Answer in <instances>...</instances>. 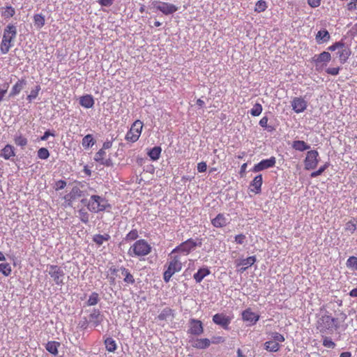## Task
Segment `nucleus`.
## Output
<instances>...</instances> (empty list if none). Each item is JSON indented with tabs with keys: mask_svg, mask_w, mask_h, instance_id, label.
I'll return each instance as SVG.
<instances>
[{
	"mask_svg": "<svg viewBox=\"0 0 357 357\" xmlns=\"http://www.w3.org/2000/svg\"><path fill=\"white\" fill-rule=\"evenodd\" d=\"M347 319V314L340 312L336 317H332L328 312L322 315L317 321V328L321 333L331 334L339 329Z\"/></svg>",
	"mask_w": 357,
	"mask_h": 357,
	"instance_id": "nucleus-1",
	"label": "nucleus"
},
{
	"mask_svg": "<svg viewBox=\"0 0 357 357\" xmlns=\"http://www.w3.org/2000/svg\"><path fill=\"white\" fill-rule=\"evenodd\" d=\"M169 259L166 265V270L163 273V279L165 282H169L171 278L176 273L181 271L183 264L186 262V259L183 258L181 255L173 253V250L169 255Z\"/></svg>",
	"mask_w": 357,
	"mask_h": 357,
	"instance_id": "nucleus-2",
	"label": "nucleus"
},
{
	"mask_svg": "<svg viewBox=\"0 0 357 357\" xmlns=\"http://www.w3.org/2000/svg\"><path fill=\"white\" fill-rule=\"evenodd\" d=\"M81 202L84 204L87 209L91 213H98L111 208V204L104 197L93 195L89 199H82Z\"/></svg>",
	"mask_w": 357,
	"mask_h": 357,
	"instance_id": "nucleus-3",
	"label": "nucleus"
},
{
	"mask_svg": "<svg viewBox=\"0 0 357 357\" xmlns=\"http://www.w3.org/2000/svg\"><path fill=\"white\" fill-rule=\"evenodd\" d=\"M17 36V29L14 24H8L3 30V38L0 45L2 54H7L13 46V42Z\"/></svg>",
	"mask_w": 357,
	"mask_h": 357,
	"instance_id": "nucleus-4",
	"label": "nucleus"
},
{
	"mask_svg": "<svg viewBox=\"0 0 357 357\" xmlns=\"http://www.w3.org/2000/svg\"><path fill=\"white\" fill-rule=\"evenodd\" d=\"M151 245L144 239L137 240L128 249V255L131 257H142L151 252Z\"/></svg>",
	"mask_w": 357,
	"mask_h": 357,
	"instance_id": "nucleus-5",
	"label": "nucleus"
},
{
	"mask_svg": "<svg viewBox=\"0 0 357 357\" xmlns=\"http://www.w3.org/2000/svg\"><path fill=\"white\" fill-rule=\"evenodd\" d=\"M202 245V241L199 239L188 238L185 241L181 243L173 249V253L181 255L183 258H185L192 251L195 250L197 247Z\"/></svg>",
	"mask_w": 357,
	"mask_h": 357,
	"instance_id": "nucleus-6",
	"label": "nucleus"
},
{
	"mask_svg": "<svg viewBox=\"0 0 357 357\" xmlns=\"http://www.w3.org/2000/svg\"><path fill=\"white\" fill-rule=\"evenodd\" d=\"M329 51L333 52L337 50L336 54L340 62V63H345L351 54V49L346 46L344 43L342 41H338L333 43L332 45L328 47Z\"/></svg>",
	"mask_w": 357,
	"mask_h": 357,
	"instance_id": "nucleus-7",
	"label": "nucleus"
},
{
	"mask_svg": "<svg viewBox=\"0 0 357 357\" xmlns=\"http://www.w3.org/2000/svg\"><path fill=\"white\" fill-rule=\"evenodd\" d=\"M271 340L264 342V349L272 353L279 351L282 347L281 343L285 340L284 335L278 332H273L271 333Z\"/></svg>",
	"mask_w": 357,
	"mask_h": 357,
	"instance_id": "nucleus-8",
	"label": "nucleus"
},
{
	"mask_svg": "<svg viewBox=\"0 0 357 357\" xmlns=\"http://www.w3.org/2000/svg\"><path fill=\"white\" fill-rule=\"evenodd\" d=\"M142 128L143 123L140 120H136L127 132L126 140L132 143L137 142L141 135Z\"/></svg>",
	"mask_w": 357,
	"mask_h": 357,
	"instance_id": "nucleus-9",
	"label": "nucleus"
},
{
	"mask_svg": "<svg viewBox=\"0 0 357 357\" xmlns=\"http://www.w3.org/2000/svg\"><path fill=\"white\" fill-rule=\"evenodd\" d=\"M49 275L56 284L62 286L64 284L65 273L61 266L57 265L49 266Z\"/></svg>",
	"mask_w": 357,
	"mask_h": 357,
	"instance_id": "nucleus-10",
	"label": "nucleus"
},
{
	"mask_svg": "<svg viewBox=\"0 0 357 357\" xmlns=\"http://www.w3.org/2000/svg\"><path fill=\"white\" fill-rule=\"evenodd\" d=\"M319 154L317 150L307 151L304 160L305 169L306 170L314 169L319 161Z\"/></svg>",
	"mask_w": 357,
	"mask_h": 357,
	"instance_id": "nucleus-11",
	"label": "nucleus"
},
{
	"mask_svg": "<svg viewBox=\"0 0 357 357\" xmlns=\"http://www.w3.org/2000/svg\"><path fill=\"white\" fill-rule=\"evenodd\" d=\"M109 270L112 273H115L117 271H121V275L123 279V282L126 284H135V278L128 268H126L123 266H121L119 268H116L115 267H111L109 268Z\"/></svg>",
	"mask_w": 357,
	"mask_h": 357,
	"instance_id": "nucleus-12",
	"label": "nucleus"
},
{
	"mask_svg": "<svg viewBox=\"0 0 357 357\" xmlns=\"http://www.w3.org/2000/svg\"><path fill=\"white\" fill-rule=\"evenodd\" d=\"M276 159L274 156L271 157L268 159H264L260 161L259 163L255 164L252 169L253 172H259L264 169L273 167L275 165Z\"/></svg>",
	"mask_w": 357,
	"mask_h": 357,
	"instance_id": "nucleus-13",
	"label": "nucleus"
},
{
	"mask_svg": "<svg viewBox=\"0 0 357 357\" xmlns=\"http://www.w3.org/2000/svg\"><path fill=\"white\" fill-rule=\"evenodd\" d=\"M155 7L165 15H172L178 10L176 6L167 2H156Z\"/></svg>",
	"mask_w": 357,
	"mask_h": 357,
	"instance_id": "nucleus-14",
	"label": "nucleus"
},
{
	"mask_svg": "<svg viewBox=\"0 0 357 357\" xmlns=\"http://www.w3.org/2000/svg\"><path fill=\"white\" fill-rule=\"evenodd\" d=\"M231 319L232 317L223 313H218L213 316V321L226 330L229 329V325L230 324Z\"/></svg>",
	"mask_w": 357,
	"mask_h": 357,
	"instance_id": "nucleus-15",
	"label": "nucleus"
},
{
	"mask_svg": "<svg viewBox=\"0 0 357 357\" xmlns=\"http://www.w3.org/2000/svg\"><path fill=\"white\" fill-rule=\"evenodd\" d=\"M204 332L202 322L195 319L189 321V329L188 333L195 335H200Z\"/></svg>",
	"mask_w": 357,
	"mask_h": 357,
	"instance_id": "nucleus-16",
	"label": "nucleus"
},
{
	"mask_svg": "<svg viewBox=\"0 0 357 357\" xmlns=\"http://www.w3.org/2000/svg\"><path fill=\"white\" fill-rule=\"evenodd\" d=\"M292 109L296 113H301L307 108V102L301 97H296L291 101Z\"/></svg>",
	"mask_w": 357,
	"mask_h": 357,
	"instance_id": "nucleus-17",
	"label": "nucleus"
},
{
	"mask_svg": "<svg viewBox=\"0 0 357 357\" xmlns=\"http://www.w3.org/2000/svg\"><path fill=\"white\" fill-rule=\"evenodd\" d=\"M242 319L244 321L249 322L250 325H255L259 319V315L253 312L250 308L243 311Z\"/></svg>",
	"mask_w": 357,
	"mask_h": 357,
	"instance_id": "nucleus-18",
	"label": "nucleus"
},
{
	"mask_svg": "<svg viewBox=\"0 0 357 357\" xmlns=\"http://www.w3.org/2000/svg\"><path fill=\"white\" fill-rule=\"evenodd\" d=\"M256 261V257L255 256L248 257L246 259H243L236 261V267H241L238 269L241 273L244 272L248 267L252 266Z\"/></svg>",
	"mask_w": 357,
	"mask_h": 357,
	"instance_id": "nucleus-19",
	"label": "nucleus"
},
{
	"mask_svg": "<svg viewBox=\"0 0 357 357\" xmlns=\"http://www.w3.org/2000/svg\"><path fill=\"white\" fill-rule=\"evenodd\" d=\"M82 191L77 186L72 188L71 191L65 195L64 199L68 202V205H71L77 198L82 197Z\"/></svg>",
	"mask_w": 357,
	"mask_h": 357,
	"instance_id": "nucleus-20",
	"label": "nucleus"
},
{
	"mask_svg": "<svg viewBox=\"0 0 357 357\" xmlns=\"http://www.w3.org/2000/svg\"><path fill=\"white\" fill-rule=\"evenodd\" d=\"M262 183V175L259 174L256 176L250 183V191L255 192V194L260 193Z\"/></svg>",
	"mask_w": 357,
	"mask_h": 357,
	"instance_id": "nucleus-21",
	"label": "nucleus"
},
{
	"mask_svg": "<svg viewBox=\"0 0 357 357\" xmlns=\"http://www.w3.org/2000/svg\"><path fill=\"white\" fill-rule=\"evenodd\" d=\"M106 152L103 149H100L95 155L94 160L100 165L109 167L112 162L110 159L105 158Z\"/></svg>",
	"mask_w": 357,
	"mask_h": 357,
	"instance_id": "nucleus-22",
	"label": "nucleus"
},
{
	"mask_svg": "<svg viewBox=\"0 0 357 357\" xmlns=\"http://www.w3.org/2000/svg\"><path fill=\"white\" fill-rule=\"evenodd\" d=\"M331 59V55L328 52H323L319 54H315L312 57V61L316 64V66L319 65L321 63H328Z\"/></svg>",
	"mask_w": 357,
	"mask_h": 357,
	"instance_id": "nucleus-23",
	"label": "nucleus"
},
{
	"mask_svg": "<svg viewBox=\"0 0 357 357\" xmlns=\"http://www.w3.org/2000/svg\"><path fill=\"white\" fill-rule=\"evenodd\" d=\"M227 219L222 213H219L211 220V224L216 228H221L227 225Z\"/></svg>",
	"mask_w": 357,
	"mask_h": 357,
	"instance_id": "nucleus-24",
	"label": "nucleus"
},
{
	"mask_svg": "<svg viewBox=\"0 0 357 357\" xmlns=\"http://www.w3.org/2000/svg\"><path fill=\"white\" fill-rule=\"evenodd\" d=\"M79 104L82 107L89 109L94 105V99L91 95L86 94L79 98Z\"/></svg>",
	"mask_w": 357,
	"mask_h": 357,
	"instance_id": "nucleus-25",
	"label": "nucleus"
},
{
	"mask_svg": "<svg viewBox=\"0 0 357 357\" xmlns=\"http://www.w3.org/2000/svg\"><path fill=\"white\" fill-rule=\"evenodd\" d=\"M26 82L25 79H19L12 87V89L10 92V97L15 96L16 95L19 94L24 86L26 85Z\"/></svg>",
	"mask_w": 357,
	"mask_h": 357,
	"instance_id": "nucleus-26",
	"label": "nucleus"
},
{
	"mask_svg": "<svg viewBox=\"0 0 357 357\" xmlns=\"http://www.w3.org/2000/svg\"><path fill=\"white\" fill-rule=\"evenodd\" d=\"M211 344V340L208 338L196 339L192 342V346L196 349H204Z\"/></svg>",
	"mask_w": 357,
	"mask_h": 357,
	"instance_id": "nucleus-27",
	"label": "nucleus"
},
{
	"mask_svg": "<svg viewBox=\"0 0 357 357\" xmlns=\"http://www.w3.org/2000/svg\"><path fill=\"white\" fill-rule=\"evenodd\" d=\"M210 273H211V271L208 268H207V267L201 268L197 271V273H195L193 275V278L196 281V282L200 283L202 281V280L205 277L208 275Z\"/></svg>",
	"mask_w": 357,
	"mask_h": 357,
	"instance_id": "nucleus-28",
	"label": "nucleus"
},
{
	"mask_svg": "<svg viewBox=\"0 0 357 357\" xmlns=\"http://www.w3.org/2000/svg\"><path fill=\"white\" fill-rule=\"evenodd\" d=\"M15 155V149L12 145L7 144L1 150L0 156L5 160H9L10 158Z\"/></svg>",
	"mask_w": 357,
	"mask_h": 357,
	"instance_id": "nucleus-29",
	"label": "nucleus"
},
{
	"mask_svg": "<svg viewBox=\"0 0 357 357\" xmlns=\"http://www.w3.org/2000/svg\"><path fill=\"white\" fill-rule=\"evenodd\" d=\"M96 144V140L91 134L85 135L82 140V145L84 149H89Z\"/></svg>",
	"mask_w": 357,
	"mask_h": 357,
	"instance_id": "nucleus-30",
	"label": "nucleus"
},
{
	"mask_svg": "<svg viewBox=\"0 0 357 357\" xmlns=\"http://www.w3.org/2000/svg\"><path fill=\"white\" fill-rule=\"evenodd\" d=\"M330 38V34L326 29L319 31L316 35V40L319 43L327 42Z\"/></svg>",
	"mask_w": 357,
	"mask_h": 357,
	"instance_id": "nucleus-31",
	"label": "nucleus"
},
{
	"mask_svg": "<svg viewBox=\"0 0 357 357\" xmlns=\"http://www.w3.org/2000/svg\"><path fill=\"white\" fill-rule=\"evenodd\" d=\"M15 14V8L11 6H6V7L2 8L1 11V17L4 19H9L13 17Z\"/></svg>",
	"mask_w": 357,
	"mask_h": 357,
	"instance_id": "nucleus-32",
	"label": "nucleus"
},
{
	"mask_svg": "<svg viewBox=\"0 0 357 357\" xmlns=\"http://www.w3.org/2000/svg\"><path fill=\"white\" fill-rule=\"evenodd\" d=\"M292 148L296 151H304L305 150L310 149V146L304 141L296 140L293 142Z\"/></svg>",
	"mask_w": 357,
	"mask_h": 357,
	"instance_id": "nucleus-33",
	"label": "nucleus"
},
{
	"mask_svg": "<svg viewBox=\"0 0 357 357\" xmlns=\"http://www.w3.org/2000/svg\"><path fill=\"white\" fill-rule=\"evenodd\" d=\"M161 151L160 146H154L148 151L147 154L152 160H157L160 157Z\"/></svg>",
	"mask_w": 357,
	"mask_h": 357,
	"instance_id": "nucleus-34",
	"label": "nucleus"
},
{
	"mask_svg": "<svg viewBox=\"0 0 357 357\" xmlns=\"http://www.w3.org/2000/svg\"><path fill=\"white\" fill-rule=\"evenodd\" d=\"M104 344L105 345L107 351H108L109 352H114L116 350V343L113 338L107 337L104 341Z\"/></svg>",
	"mask_w": 357,
	"mask_h": 357,
	"instance_id": "nucleus-35",
	"label": "nucleus"
},
{
	"mask_svg": "<svg viewBox=\"0 0 357 357\" xmlns=\"http://www.w3.org/2000/svg\"><path fill=\"white\" fill-rule=\"evenodd\" d=\"M60 344L56 341H50L46 344V349L52 354L56 355L58 354V347Z\"/></svg>",
	"mask_w": 357,
	"mask_h": 357,
	"instance_id": "nucleus-36",
	"label": "nucleus"
},
{
	"mask_svg": "<svg viewBox=\"0 0 357 357\" xmlns=\"http://www.w3.org/2000/svg\"><path fill=\"white\" fill-rule=\"evenodd\" d=\"M0 273L5 277H8L11 275L12 267L8 262L0 264Z\"/></svg>",
	"mask_w": 357,
	"mask_h": 357,
	"instance_id": "nucleus-37",
	"label": "nucleus"
},
{
	"mask_svg": "<svg viewBox=\"0 0 357 357\" xmlns=\"http://www.w3.org/2000/svg\"><path fill=\"white\" fill-rule=\"evenodd\" d=\"M110 238L108 234H96L93 237V241L98 245H101L104 241H107Z\"/></svg>",
	"mask_w": 357,
	"mask_h": 357,
	"instance_id": "nucleus-38",
	"label": "nucleus"
},
{
	"mask_svg": "<svg viewBox=\"0 0 357 357\" xmlns=\"http://www.w3.org/2000/svg\"><path fill=\"white\" fill-rule=\"evenodd\" d=\"M33 22L38 29H41L45 25V17L42 14H35L33 15Z\"/></svg>",
	"mask_w": 357,
	"mask_h": 357,
	"instance_id": "nucleus-39",
	"label": "nucleus"
},
{
	"mask_svg": "<svg viewBox=\"0 0 357 357\" xmlns=\"http://www.w3.org/2000/svg\"><path fill=\"white\" fill-rule=\"evenodd\" d=\"M266 8V2L264 0H259L255 4V11L257 13H261L265 11Z\"/></svg>",
	"mask_w": 357,
	"mask_h": 357,
	"instance_id": "nucleus-40",
	"label": "nucleus"
},
{
	"mask_svg": "<svg viewBox=\"0 0 357 357\" xmlns=\"http://www.w3.org/2000/svg\"><path fill=\"white\" fill-rule=\"evenodd\" d=\"M139 237L138 231L137 229H132L130 232H128L126 237L125 241H132L137 240V238Z\"/></svg>",
	"mask_w": 357,
	"mask_h": 357,
	"instance_id": "nucleus-41",
	"label": "nucleus"
},
{
	"mask_svg": "<svg viewBox=\"0 0 357 357\" xmlns=\"http://www.w3.org/2000/svg\"><path fill=\"white\" fill-rule=\"evenodd\" d=\"M357 228V220L348 221L345 225V230L353 234Z\"/></svg>",
	"mask_w": 357,
	"mask_h": 357,
	"instance_id": "nucleus-42",
	"label": "nucleus"
},
{
	"mask_svg": "<svg viewBox=\"0 0 357 357\" xmlns=\"http://www.w3.org/2000/svg\"><path fill=\"white\" fill-rule=\"evenodd\" d=\"M347 266L354 271H357V257H350L347 261Z\"/></svg>",
	"mask_w": 357,
	"mask_h": 357,
	"instance_id": "nucleus-43",
	"label": "nucleus"
},
{
	"mask_svg": "<svg viewBox=\"0 0 357 357\" xmlns=\"http://www.w3.org/2000/svg\"><path fill=\"white\" fill-rule=\"evenodd\" d=\"M263 108L260 103H256L250 109V114L253 116H258L262 112Z\"/></svg>",
	"mask_w": 357,
	"mask_h": 357,
	"instance_id": "nucleus-44",
	"label": "nucleus"
},
{
	"mask_svg": "<svg viewBox=\"0 0 357 357\" xmlns=\"http://www.w3.org/2000/svg\"><path fill=\"white\" fill-rule=\"evenodd\" d=\"M14 142L16 145L20 146L21 147H24L27 144V139L22 135L15 136L14 138Z\"/></svg>",
	"mask_w": 357,
	"mask_h": 357,
	"instance_id": "nucleus-45",
	"label": "nucleus"
},
{
	"mask_svg": "<svg viewBox=\"0 0 357 357\" xmlns=\"http://www.w3.org/2000/svg\"><path fill=\"white\" fill-rule=\"evenodd\" d=\"M37 156L42 160H46L50 156V152L46 148H40L37 151Z\"/></svg>",
	"mask_w": 357,
	"mask_h": 357,
	"instance_id": "nucleus-46",
	"label": "nucleus"
},
{
	"mask_svg": "<svg viewBox=\"0 0 357 357\" xmlns=\"http://www.w3.org/2000/svg\"><path fill=\"white\" fill-rule=\"evenodd\" d=\"M80 220L84 223H87L89 220V213L85 209H79L78 211Z\"/></svg>",
	"mask_w": 357,
	"mask_h": 357,
	"instance_id": "nucleus-47",
	"label": "nucleus"
},
{
	"mask_svg": "<svg viewBox=\"0 0 357 357\" xmlns=\"http://www.w3.org/2000/svg\"><path fill=\"white\" fill-rule=\"evenodd\" d=\"M100 312L98 310H94L91 314L90 318L91 319H94L93 324L95 326H98L101 323V319H100Z\"/></svg>",
	"mask_w": 357,
	"mask_h": 357,
	"instance_id": "nucleus-48",
	"label": "nucleus"
},
{
	"mask_svg": "<svg viewBox=\"0 0 357 357\" xmlns=\"http://www.w3.org/2000/svg\"><path fill=\"white\" fill-rule=\"evenodd\" d=\"M328 166L329 163L326 162L324 165L321 166L318 170L312 172L310 176L312 178H315L321 175L328 167Z\"/></svg>",
	"mask_w": 357,
	"mask_h": 357,
	"instance_id": "nucleus-49",
	"label": "nucleus"
},
{
	"mask_svg": "<svg viewBox=\"0 0 357 357\" xmlns=\"http://www.w3.org/2000/svg\"><path fill=\"white\" fill-rule=\"evenodd\" d=\"M98 302V294L96 292H93L89 296L87 303L89 305H95Z\"/></svg>",
	"mask_w": 357,
	"mask_h": 357,
	"instance_id": "nucleus-50",
	"label": "nucleus"
},
{
	"mask_svg": "<svg viewBox=\"0 0 357 357\" xmlns=\"http://www.w3.org/2000/svg\"><path fill=\"white\" fill-rule=\"evenodd\" d=\"M323 345L325 347L334 349L336 346L335 343L329 337H324L323 338Z\"/></svg>",
	"mask_w": 357,
	"mask_h": 357,
	"instance_id": "nucleus-51",
	"label": "nucleus"
},
{
	"mask_svg": "<svg viewBox=\"0 0 357 357\" xmlns=\"http://www.w3.org/2000/svg\"><path fill=\"white\" fill-rule=\"evenodd\" d=\"M170 314V310L169 308L164 309L158 316V319L159 320L163 321L165 320Z\"/></svg>",
	"mask_w": 357,
	"mask_h": 357,
	"instance_id": "nucleus-52",
	"label": "nucleus"
},
{
	"mask_svg": "<svg viewBox=\"0 0 357 357\" xmlns=\"http://www.w3.org/2000/svg\"><path fill=\"white\" fill-rule=\"evenodd\" d=\"M340 68V67H333V68H328L326 70V73L328 75H337L339 74Z\"/></svg>",
	"mask_w": 357,
	"mask_h": 357,
	"instance_id": "nucleus-53",
	"label": "nucleus"
},
{
	"mask_svg": "<svg viewBox=\"0 0 357 357\" xmlns=\"http://www.w3.org/2000/svg\"><path fill=\"white\" fill-rule=\"evenodd\" d=\"M347 8L349 11L357 10V0H351L347 6Z\"/></svg>",
	"mask_w": 357,
	"mask_h": 357,
	"instance_id": "nucleus-54",
	"label": "nucleus"
},
{
	"mask_svg": "<svg viewBox=\"0 0 357 357\" xmlns=\"http://www.w3.org/2000/svg\"><path fill=\"white\" fill-rule=\"evenodd\" d=\"M207 169V165L205 162H201L197 164V170L199 172H205Z\"/></svg>",
	"mask_w": 357,
	"mask_h": 357,
	"instance_id": "nucleus-55",
	"label": "nucleus"
},
{
	"mask_svg": "<svg viewBox=\"0 0 357 357\" xmlns=\"http://www.w3.org/2000/svg\"><path fill=\"white\" fill-rule=\"evenodd\" d=\"M307 3L312 8H317L320 6L321 0H307Z\"/></svg>",
	"mask_w": 357,
	"mask_h": 357,
	"instance_id": "nucleus-56",
	"label": "nucleus"
},
{
	"mask_svg": "<svg viewBox=\"0 0 357 357\" xmlns=\"http://www.w3.org/2000/svg\"><path fill=\"white\" fill-rule=\"evenodd\" d=\"M40 89V86H37V89L36 91H32L31 94L27 96V99L31 100L37 97L39 90Z\"/></svg>",
	"mask_w": 357,
	"mask_h": 357,
	"instance_id": "nucleus-57",
	"label": "nucleus"
},
{
	"mask_svg": "<svg viewBox=\"0 0 357 357\" xmlns=\"http://www.w3.org/2000/svg\"><path fill=\"white\" fill-rule=\"evenodd\" d=\"M245 239V236L244 234H238L235 236V241L238 244H243Z\"/></svg>",
	"mask_w": 357,
	"mask_h": 357,
	"instance_id": "nucleus-58",
	"label": "nucleus"
},
{
	"mask_svg": "<svg viewBox=\"0 0 357 357\" xmlns=\"http://www.w3.org/2000/svg\"><path fill=\"white\" fill-rule=\"evenodd\" d=\"M114 0H98V3L102 6H110L112 5Z\"/></svg>",
	"mask_w": 357,
	"mask_h": 357,
	"instance_id": "nucleus-59",
	"label": "nucleus"
},
{
	"mask_svg": "<svg viewBox=\"0 0 357 357\" xmlns=\"http://www.w3.org/2000/svg\"><path fill=\"white\" fill-rule=\"evenodd\" d=\"M225 342V339L221 337V336H218V337H213L212 338V340L211 341V343H213V344H219V343H222V342Z\"/></svg>",
	"mask_w": 357,
	"mask_h": 357,
	"instance_id": "nucleus-60",
	"label": "nucleus"
},
{
	"mask_svg": "<svg viewBox=\"0 0 357 357\" xmlns=\"http://www.w3.org/2000/svg\"><path fill=\"white\" fill-rule=\"evenodd\" d=\"M8 89V84H7L4 86L3 89L0 90V102H1L3 100L4 96H5L6 93H7Z\"/></svg>",
	"mask_w": 357,
	"mask_h": 357,
	"instance_id": "nucleus-61",
	"label": "nucleus"
},
{
	"mask_svg": "<svg viewBox=\"0 0 357 357\" xmlns=\"http://www.w3.org/2000/svg\"><path fill=\"white\" fill-rule=\"evenodd\" d=\"M56 190H61L66 187V182L63 180H59V181L56 182Z\"/></svg>",
	"mask_w": 357,
	"mask_h": 357,
	"instance_id": "nucleus-62",
	"label": "nucleus"
},
{
	"mask_svg": "<svg viewBox=\"0 0 357 357\" xmlns=\"http://www.w3.org/2000/svg\"><path fill=\"white\" fill-rule=\"evenodd\" d=\"M268 117L264 116L263 118H261L260 119V121L259 122V124L262 128H266L267 127V124H268Z\"/></svg>",
	"mask_w": 357,
	"mask_h": 357,
	"instance_id": "nucleus-63",
	"label": "nucleus"
},
{
	"mask_svg": "<svg viewBox=\"0 0 357 357\" xmlns=\"http://www.w3.org/2000/svg\"><path fill=\"white\" fill-rule=\"evenodd\" d=\"M50 136H54V134L52 133L50 130H47L44 132V135L40 137V140L45 141Z\"/></svg>",
	"mask_w": 357,
	"mask_h": 357,
	"instance_id": "nucleus-64",
	"label": "nucleus"
}]
</instances>
